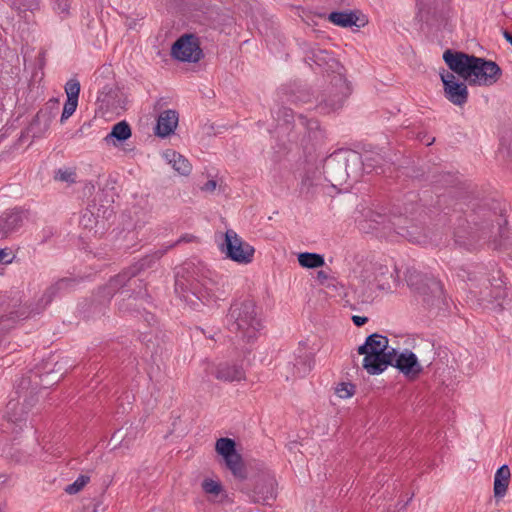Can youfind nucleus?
Here are the masks:
<instances>
[{
  "label": "nucleus",
  "mask_w": 512,
  "mask_h": 512,
  "mask_svg": "<svg viewBox=\"0 0 512 512\" xmlns=\"http://www.w3.org/2000/svg\"><path fill=\"white\" fill-rule=\"evenodd\" d=\"M463 202H456L452 212H445L453 227L455 243L467 249L480 242L492 244L493 249L508 245L507 217L500 203L495 200L473 201L466 210Z\"/></svg>",
  "instance_id": "1"
},
{
  "label": "nucleus",
  "mask_w": 512,
  "mask_h": 512,
  "mask_svg": "<svg viewBox=\"0 0 512 512\" xmlns=\"http://www.w3.org/2000/svg\"><path fill=\"white\" fill-rule=\"evenodd\" d=\"M72 365L68 361L56 362L53 368L48 363L23 374L15 384V393L24 399V405L34 407L42 389L57 384Z\"/></svg>",
  "instance_id": "2"
},
{
  "label": "nucleus",
  "mask_w": 512,
  "mask_h": 512,
  "mask_svg": "<svg viewBox=\"0 0 512 512\" xmlns=\"http://www.w3.org/2000/svg\"><path fill=\"white\" fill-rule=\"evenodd\" d=\"M469 292L480 305L492 304L506 297L502 273L496 265L476 266L468 272Z\"/></svg>",
  "instance_id": "3"
},
{
  "label": "nucleus",
  "mask_w": 512,
  "mask_h": 512,
  "mask_svg": "<svg viewBox=\"0 0 512 512\" xmlns=\"http://www.w3.org/2000/svg\"><path fill=\"white\" fill-rule=\"evenodd\" d=\"M207 270L202 265L192 262L184 263L175 275V293L180 299L196 308L204 297L202 290L208 289L212 280L207 277Z\"/></svg>",
  "instance_id": "4"
},
{
  "label": "nucleus",
  "mask_w": 512,
  "mask_h": 512,
  "mask_svg": "<svg viewBox=\"0 0 512 512\" xmlns=\"http://www.w3.org/2000/svg\"><path fill=\"white\" fill-rule=\"evenodd\" d=\"M362 171V156L357 151L339 150L328 156L323 164L325 179L333 187L342 186L350 178L357 179Z\"/></svg>",
  "instance_id": "5"
},
{
  "label": "nucleus",
  "mask_w": 512,
  "mask_h": 512,
  "mask_svg": "<svg viewBox=\"0 0 512 512\" xmlns=\"http://www.w3.org/2000/svg\"><path fill=\"white\" fill-rule=\"evenodd\" d=\"M226 323L228 330L245 343L252 342L261 328L256 305L251 300L236 301L231 304Z\"/></svg>",
  "instance_id": "6"
},
{
  "label": "nucleus",
  "mask_w": 512,
  "mask_h": 512,
  "mask_svg": "<svg viewBox=\"0 0 512 512\" xmlns=\"http://www.w3.org/2000/svg\"><path fill=\"white\" fill-rule=\"evenodd\" d=\"M388 343L386 336L374 333L358 347V353L364 355L362 365L368 374L379 375L394 361L396 349L390 348Z\"/></svg>",
  "instance_id": "7"
},
{
  "label": "nucleus",
  "mask_w": 512,
  "mask_h": 512,
  "mask_svg": "<svg viewBox=\"0 0 512 512\" xmlns=\"http://www.w3.org/2000/svg\"><path fill=\"white\" fill-rule=\"evenodd\" d=\"M78 281L76 278L64 277L57 280L55 283L51 284L46 288L42 297L40 298L36 308L29 309V307H21L17 310H11L6 315H1V329L6 327L4 325L5 321L9 320H23L28 318L31 314L39 313L43 310L48 304H50L55 297L59 295H63L67 292H70L77 285Z\"/></svg>",
  "instance_id": "8"
},
{
  "label": "nucleus",
  "mask_w": 512,
  "mask_h": 512,
  "mask_svg": "<svg viewBox=\"0 0 512 512\" xmlns=\"http://www.w3.org/2000/svg\"><path fill=\"white\" fill-rule=\"evenodd\" d=\"M406 282L409 287L423 297V302L428 307L441 308L442 305L446 304L443 285L434 277L422 274L415 269H408Z\"/></svg>",
  "instance_id": "9"
},
{
  "label": "nucleus",
  "mask_w": 512,
  "mask_h": 512,
  "mask_svg": "<svg viewBox=\"0 0 512 512\" xmlns=\"http://www.w3.org/2000/svg\"><path fill=\"white\" fill-rule=\"evenodd\" d=\"M133 278V276H130V270L127 268L109 280L104 287V292L112 296L115 292L121 290L120 293L125 294L129 298L133 297L134 300L139 299L147 302L149 295L145 284H143L142 280H133Z\"/></svg>",
  "instance_id": "10"
},
{
  "label": "nucleus",
  "mask_w": 512,
  "mask_h": 512,
  "mask_svg": "<svg viewBox=\"0 0 512 512\" xmlns=\"http://www.w3.org/2000/svg\"><path fill=\"white\" fill-rule=\"evenodd\" d=\"M362 215L363 219L358 221L359 229L365 233L375 232L381 237L388 236L394 231V222H397L395 217L398 216L388 215L383 208L379 211L369 208L364 210Z\"/></svg>",
  "instance_id": "11"
},
{
  "label": "nucleus",
  "mask_w": 512,
  "mask_h": 512,
  "mask_svg": "<svg viewBox=\"0 0 512 512\" xmlns=\"http://www.w3.org/2000/svg\"><path fill=\"white\" fill-rule=\"evenodd\" d=\"M221 251L227 258L240 264L251 263L255 253L254 247L245 242L232 229L225 232V241L221 246Z\"/></svg>",
  "instance_id": "12"
},
{
  "label": "nucleus",
  "mask_w": 512,
  "mask_h": 512,
  "mask_svg": "<svg viewBox=\"0 0 512 512\" xmlns=\"http://www.w3.org/2000/svg\"><path fill=\"white\" fill-rule=\"evenodd\" d=\"M475 60L470 67L468 79L470 84L491 86L500 79L502 70L496 62L476 56Z\"/></svg>",
  "instance_id": "13"
},
{
  "label": "nucleus",
  "mask_w": 512,
  "mask_h": 512,
  "mask_svg": "<svg viewBox=\"0 0 512 512\" xmlns=\"http://www.w3.org/2000/svg\"><path fill=\"white\" fill-rule=\"evenodd\" d=\"M347 84L341 76H335L331 86L322 94L316 109L323 114L330 113L342 107L347 97Z\"/></svg>",
  "instance_id": "14"
},
{
  "label": "nucleus",
  "mask_w": 512,
  "mask_h": 512,
  "mask_svg": "<svg viewBox=\"0 0 512 512\" xmlns=\"http://www.w3.org/2000/svg\"><path fill=\"white\" fill-rule=\"evenodd\" d=\"M216 452L224 459L225 466L238 479L247 477L242 456L236 451V443L233 439L223 437L216 441Z\"/></svg>",
  "instance_id": "15"
},
{
  "label": "nucleus",
  "mask_w": 512,
  "mask_h": 512,
  "mask_svg": "<svg viewBox=\"0 0 512 512\" xmlns=\"http://www.w3.org/2000/svg\"><path fill=\"white\" fill-rule=\"evenodd\" d=\"M171 55L181 62H199L204 54L200 47L199 38L194 34H184L171 47Z\"/></svg>",
  "instance_id": "16"
},
{
  "label": "nucleus",
  "mask_w": 512,
  "mask_h": 512,
  "mask_svg": "<svg viewBox=\"0 0 512 512\" xmlns=\"http://www.w3.org/2000/svg\"><path fill=\"white\" fill-rule=\"evenodd\" d=\"M253 488L247 492L254 503L270 504L276 498V480L269 471H262L253 480Z\"/></svg>",
  "instance_id": "17"
},
{
  "label": "nucleus",
  "mask_w": 512,
  "mask_h": 512,
  "mask_svg": "<svg viewBox=\"0 0 512 512\" xmlns=\"http://www.w3.org/2000/svg\"><path fill=\"white\" fill-rule=\"evenodd\" d=\"M397 222H394L395 229L393 232L407 239L414 244H426L429 242L428 235L424 232L423 228L409 219L407 216L398 215L395 217Z\"/></svg>",
  "instance_id": "18"
},
{
  "label": "nucleus",
  "mask_w": 512,
  "mask_h": 512,
  "mask_svg": "<svg viewBox=\"0 0 512 512\" xmlns=\"http://www.w3.org/2000/svg\"><path fill=\"white\" fill-rule=\"evenodd\" d=\"M377 265V262L363 260L358 262L357 266L353 270L356 277L359 278L364 285H367V287L363 288L358 294V298L362 303H370L374 298L370 286L372 283H374V276Z\"/></svg>",
  "instance_id": "19"
},
{
  "label": "nucleus",
  "mask_w": 512,
  "mask_h": 512,
  "mask_svg": "<svg viewBox=\"0 0 512 512\" xmlns=\"http://www.w3.org/2000/svg\"><path fill=\"white\" fill-rule=\"evenodd\" d=\"M443 60L451 71L458 74L465 80L469 79L472 61H476L474 55H469L459 51H452L450 49H447L443 53Z\"/></svg>",
  "instance_id": "20"
},
{
  "label": "nucleus",
  "mask_w": 512,
  "mask_h": 512,
  "mask_svg": "<svg viewBox=\"0 0 512 512\" xmlns=\"http://www.w3.org/2000/svg\"><path fill=\"white\" fill-rule=\"evenodd\" d=\"M389 366L397 368L401 373H403L407 378L411 380L416 379L422 372V366L420 365L417 356L408 350H405L400 354L396 352L394 361Z\"/></svg>",
  "instance_id": "21"
},
{
  "label": "nucleus",
  "mask_w": 512,
  "mask_h": 512,
  "mask_svg": "<svg viewBox=\"0 0 512 512\" xmlns=\"http://www.w3.org/2000/svg\"><path fill=\"white\" fill-rule=\"evenodd\" d=\"M33 407H29L24 405V399L20 398L18 395V399H11L6 406V418L9 422L19 426L20 429L24 425H26L27 417L29 411Z\"/></svg>",
  "instance_id": "22"
},
{
  "label": "nucleus",
  "mask_w": 512,
  "mask_h": 512,
  "mask_svg": "<svg viewBox=\"0 0 512 512\" xmlns=\"http://www.w3.org/2000/svg\"><path fill=\"white\" fill-rule=\"evenodd\" d=\"M397 269L378 263L375 271L374 282L379 290L390 291L397 283Z\"/></svg>",
  "instance_id": "23"
},
{
  "label": "nucleus",
  "mask_w": 512,
  "mask_h": 512,
  "mask_svg": "<svg viewBox=\"0 0 512 512\" xmlns=\"http://www.w3.org/2000/svg\"><path fill=\"white\" fill-rule=\"evenodd\" d=\"M178 125V113L175 110H165L157 120L155 134L159 137H167L174 132Z\"/></svg>",
  "instance_id": "24"
},
{
  "label": "nucleus",
  "mask_w": 512,
  "mask_h": 512,
  "mask_svg": "<svg viewBox=\"0 0 512 512\" xmlns=\"http://www.w3.org/2000/svg\"><path fill=\"white\" fill-rule=\"evenodd\" d=\"M173 247L174 245H168L165 248L158 249L153 253L141 258L138 262L128 268L130 270V276L136 277L140 272L152 268L155 263L160 260L168 252L169 249Z\"/></svg>",
  "instance_id": "25"
},
{
  "label": "nucleus",
  "mask_w": 512,
  "mask_h": 512,
  "mask_svg": "<svg viewBox=\"0 0 512 512\" xmlns=\"http://www.w3.org/2000/svg\"><path fill=\"white\" fill-rule=\"evenodd\" d=\"M215 377L225 382L245 380V371L241 365L221 363L216 367Z\"/></svg>",
  "instance_id": "26"
},
{
  "label": "nucleus",
  "mask_w": 512,
  "mask_h": 512,
  "mask_svg": "<svg viewBox=\"0 0 512 512\" xmlns=\"http://www.w3.org/2000/svg\"><path fill=\"white\" fill-rule=\"evenodd\" d=\"M59 109V101L58 99H50L44 109L38 111V113L33 118L30 129H35V127L40 124L41 119H44V128L43 131H46L54 117L56 116Z\"/></svg>",
  "instance_id": "27"
},
{
  "label": "nucleus",
  "mask_w": 512,
  "mask_h": 512,
  "mask_svg": "<svg viewBox=\"0 0 512 512\" xmlns=\"http://www.w3.org/2000/svg\"><path fill=\"white\" fill-rule=\"evenodd\" d=\"M132 135L131 127L125 120L113 125L109 134L104 137L106 144L118 146L128 140Z\"/></svg>",
  "instance_id": "28"
},
{
  "label": "nucleus",
  "mask_w": 512,
  "mask_h": 512,
  "mask_svg": "<svg viewBox=\"0 0 512 512\" xmlns=\"http://www.w3.org/2000/svg\"><path fill=\"white\" fill-rule=\"evenodd\" d=\"M328 20L339 27L364 26L366 21L358 24L359 17L356 11H333L328 15Z\"/></svg>",
  "instance_id": "29"
},
{
  "label": "nucleus",
  "mask_w": 512,
  "mask_h": 512,
  "mask_svg": "<svg viewBox=\"0 0 512 512\" xmlns=\"http://www.w3.org/2000/svg\"><path fill=\"white\" fill-rule=\"evenodd\" d=\"M136 437V431L132 427V425H129L127 427L122 426L120 429L115 431L110 438L109 445L111 446L112 450H115L119 447H126L129 448L130 444Z\"/></svg>",
  "instance_id": "30"
},
{
  "label": "nucleus",
  "mask_w": 512,
  "mask_h": 512,
  "mask_svg": "<svg viewBox=\"0 0 512 512\" xmlns=\"http://www.w3.org/2000/svg\"><path fill=\"white\" fill-rule=\"evenodd\" d=\"M163 157L180 175L187 176L190 174L192 166L188 159H186L180 153L176 152L175 150L168 149L163 153Z\"/></svg>",
  "instance_id": "31"
},
{
  "label": "nucleus",
  "mask_w": 512,
  "mask_h": 512,
  "mask_svg": "<svg viewBox=\"0 0 512 512\" xmlns=\"http://www.w3.org/2000/svg\"><path fill=\"white\" fill-rule=\"evenodd\" d=\"M511 477L510 469L507 465L499 467L494 476V496L502 498L508 489Z\"/></svg>",
  "instance_id": "32"
},
{
  "label": "nucleus",
  "mask_w": 512,
  "mask_h": 512,
  "mask_svg": "<svg viewBox=\"0 0 512 512\" xmlns=\"http://www.w3.org/2000/svg\"><path fill=\"white\" fill-rule=\"evenodd\" d=\"M446 98L455 105L462 106L468 100L467 86L463 82H457L444 88Z\"/></svg>",
  "instance_id": "33"
},
{
  "label": "nucleus",
  "mask_w": 512,
  "mask_h": 512,
  "mask_svg": "<svg viewBox=\"0 0 512 512\" xmlns=\"http://www.w3.org/2000/svg\"><path fill=\"white\" fill-rule=\"evenodd\" d=\"M22 224V215L20 212L5 213L0 217V239L8 236Z\"/></svg>",
  "instance_id": "34"
},
{
  "label": "nucleus",
  "mask_w": 512,
  "mask_h": 512,
  "mask_svg": "<svg viewBox=\"0 0 512 512\" xmlns=\"http://www.w3.org/2000/svg\"><path fill=\"white\" fill-rule=\"evenodd\" d=\"M313 365L314 359L312 354L305 352L295 359V362L293 363V375L298 378H303L311 371Z\"/></svg>",
  "instance_id": "35"
},
{
  "label": "nucleus",
  "mask_w": 512,
  "mask_h": 512,
  "mask_svg": "<svg viewBox=\"0 0 512 512\" xmlns=\"http://www.w3.org/2000/svg\"><path fill=\"white\" fill-rule=\"evenodd\" d=\"M79 223L84 229L94 231L95 234L103 233V221L97 220L88 207L82 212Z\"/></svg>",
  "instance_id": "36"
},
{
  "label": "nucleus",
  "mask_w": 512,
  "mask_h": 512,
  "mask_svg": "<svg viewBox=\"0 0 512 512\" xmlns=\"http://www.w3.org/2000/svg\"><path fill=\"white\" fill-rule=\"evenodd\" d=\"M88 209L93 212L97 220L103 221V232L107 229L108 221L114 216L113 208L105 205H98L96 202L89 204Z\"/></svg>",
  "instance_id": "37"
},
{
  "label": "nucleus",
  "mask_w": 512,
  "mask_h": 512,
  "mask_svg": "<svg viewBox=\"0 0 512 512\" xmlns=\"http://www.w3.org/2000/svg\"><path fill=\"white\" fill-rule=\"evenodd\" d=\"M384 162V158L379 154H366L364 158H362V170H366L367 173L375 171L376 173H384V169L382 167Z\"/></svg>",
  "instance_id": "38"
},
{
  "label": "nucleus",
  "mask_w": 512,
  "mask_h": 512,
  "mask_svg": "<svg viewBox=\"0 0 512 512\" xmlns=\"http://www.w3.org/2000/svg\"><path fill=\"white\" fill-rule=\"evenodd\" d=\"M298 262L304 268H319L325 264L324 257L317 253L303 252L298 254Z\"/></svg>",
  "instance_id": "39"
},
{
  "label": "nucleus",
  "mask_w": 512,
  "mask_h": 512,
  "mask_svg": "<svg viewBox=\"0 0 512 512\" xmlns=\"http://www.w3.org/2000/svg\"><path fill=\"white\" fill-rule=\"evenodd\" d=\"M427 179H429L432 184L442 186H450L456 182V177L453 174L439 171L438 169H435L431 175H428Z\"/></svg>",
  "instance_id": "40"
},
{
  "label": "nucleus",
  "mask_w": 512,
  "mask_h": 512,
  "mask_svg": "<svg viewBox=\"0 0 512 512\" xmlns=\"http://www.w3.org/2000/svg\"><path fill=\"white\" fill-rule=\"evenodd\" d=\"M12 8L19 13L35 12L40 8V0H13Z\"/></svg>",
  "instance_id": "41"
},
{
  "label": "nucleus",
  "mask_w": 512,
  "mask_h": 512,
  "mask_svg": "<svg viewBox=\"0 0 512 512\" xmlns=\"http://www.w3.org/2000/svg\"><path fill=\"white\" fill-rule=\"evenodd\" d=\"M117 95L114 85H104L98 92L97 101L102 102L106 106L113 105V99Z\"/></svg>",
  "instance_id": "42"
},
{
  "label": "nucleus",
  "mask_w": 512,
  "mask_h": 512,
  "mask_svg": "<svg viewBox=\"0 0 512 512\" xmlns=\"http://www.w3.org/2000/svg\"><path fill=\"white\" fill-rule=\"evenodd\" d=\"M90 481L87 475H80L73 483L66 486L64 489L67 494L73 495L80 492L86 484Z\"/></svg>",
  "instance_id": "43"
},
{
  "label": "nucleus",
  "mask_w": 512,
  "mask_h": 512,
  "mask_svg": "<svg viewBox=\"0 0 512 512\" xmlns=\"http://www.w3.org/2000/svg\"><path fill=\"white\" fill-rule=\"evenodd\" d=\"M78 105V99H72V97L67 98L62 115H61V122L63 123L65 120H67L70 116L73 115Z\"/></svg>",
  "instance_id": "44"
},
{
  "label": "nucleus",
  "mask_w": 512,
  "mask_h": 512,
  "mask_svg": "<svg viewBox=\"0 0 512 512\" xmlns=\"http://www.w3.org/2000/svg\"><path fill=\"white\" fill-rule=\"evenodd\" d=\"M202 489L207 494L219 495L222 492V485L212 479H205L202 482Z\"/></svg>",
  "instance_id": "45"
},
{
  "label": "nucleus",
  "mask_w": 512,
  "mask_h": 512,
  "mask_svg": "<svg viewBox=\"0 0 512 512\" xmlns=\"http://www.w3.org/2000/svg\"><path fill=\"white\" fill-rule=\"evenodd\" d=\"M55 180L67 183H75L76 181V172L74 169H59L55 173Z\"/></svg>",
  "instance_id": "46"
},
{
  "label": "nucleus",
  "mask_w": 512,
  "mask_h": 512,
  "mask_svg": "<svg viewBox=\"0 0 512 512\" xmlns=\"http://www.w3.org/2000/svg\"><path fill=\"white\" fill-rule=\"evenodd\" d=\"M67 98L78 99L80 93V82L76 79H70L65 85Z\"/></svg>",
  "instance_id": "47"
},
{
  "label": "nucleus",
  "mask_w": 512,
  "mask_h": 512,
  "mask_svg": "<svg viewBox=\"0 0 512 512\" xmlns=\"http://www.w3.org/2000/svg\"><path fill=\"white\" fill-rule=\"evenodd\" d=\"M336 394L343 399L351 397L355 392V385L342 382L336 387Z\"/></svg>",
  "instance_id": "48"
},
{
  "label": "nucleus",
  "mask_w": 512,
  "mask_h": 512,
  "mask_svg": "<svg viewBox=\"0 0 512 512\" xmlns=\"http://www.w3.org/2000/svg\"><path fill=\"white\" fill-rule=\"evenodd\" d=\"M299 120H300V123L309 130V132L315 133L319 129V123L317 120H314V119L308 120L303 115H299Z\"/></svg>",
  "instance_id": "49"
},
{
  "label": "nucleus",
  "mask_w": 512,
  "mask_h": 512,
  "mask_svg": "<svg viewBox=\"0 0 512 512\" xmlns=\"http://www.w3.org/2000/svg\"><path fill=\"white\" fill-rule=\"evenodd\" d=\"M54 2V10L59 13L68 14L70 3L69 0H52Z\"/></svg>",
  "instance_id": "50"
},
{
  "label": "nucleus",
  "mask_w": 512,
  "mask_h": 512,
  "mask_svg": "<svg viewBox=\"0 0 512 512\" xmlns=\"http://www.w3.org/2000/svg\"><path fill=\"white\" fill-rule=\"evenodd\" d=\"M313 58L314 62L319 66H321L322 61L326 63H328V60L334 61V59L330 57V55L326 51L322 50H319L318 52L314 53Z\"/></svg>",
  "instance_id": "51"
},
{
  "label": "nucleus",
  "mask_w": 512,
  "mask_h": 512,
  "mask_svg": "<svg viewBox=\"0 0 512 512\" xmlns=\"http://www.w3.org/2000/svg\"><path fill=\"white\" fill-rule=\"evenodd\" d=\"M440 76H441V80L443 82L444 88L448 87V85H453V84L457 83L454 74L451 72L443 71L440 74Z\"/></svg>",
  "instance_id": "52"
},
{
  "label": "nucleus",
  "mask_w": 512,
  "mask_h": 512,
  "mask_svg": "<svg viewBox=\"0 0 512 512\" xmlns=\"http://www.w3.org/2000/svg\"><path fill=\"white\" fill-rule=\"evenodd\" d=\"M502 145L506 147L508 155L512 157V130L507 131L503 136Z\"/></svg>",
  "instance_id": "53"
},
{
  "label": "nucleus",
  "mask_w": 512,
  "mask_h": 512,
  "mask_svg": "<svg viewBox=\"0 0 512 512\" xmlns=\"http://www.w3.org/2000/svg\"><path fill=\"white\" fill-rule=\"evenodd\" d=\"M217 187V182L213 179L208 180L202 187L201 190L205 192H213Z\"/></svg>",
  "instance_id": "54"
},
{
  "label": "nucleus",
  "mask_w": 512,
  "mask_h": 512,
  "mask_svg": "<svg viewBox=\"0 0 512 512\" xmlns=\"http://www.w3.org/2000/svg\"><path fill=\"white\" fill-rule=\"evenodd\" d=\"M352 321L353 323L357 326V327H360L362 325H364L365 323L368 322V318L366 316H357V315H354L352 317Z\"/></svg>",
  "instance_id": "55"
},
{
  "label": "nucleus",
  "mask_w": 512,
  "mask_h": 512,
  "mask_svg": "<svg viewBox=\"0 0 512 512\" xmlns=\"http://www.w3.org/2000/svg\"><path fill=\"white\" fill-rule=\"evenodd\" d=\"M10 253L7 252V249H0V263H11L13 260V257L6 259V257L9 256Z\"/></svg>",
  "instance_id": "56"
},
{
  "label": "nucleus",
  "mask_w": 512,
  "mask_h": 512,
  "mask_svg": "<svg viewBox=\"0 0 512 512\" xmlns=\"http://www.w3.org/2000/svg\"><path fill=\"white\" fill-rule=\"evenodd\" d=\"M328 275L325 271H318L317 272V279L320 281V283H324L325 280H327Z\"/></svg>",
  "instance_id": "57"
},
{
  "label": "nucleus",
  "mask_w": 512,
  "mask_h": 512,
  "mask_svg": "<svg viewBox=\"0 0 512 512\" xmlns=\"http://www.w3.org/2000/svg\"><path fill=\"white\" fill-rule=\"evenodd\" d=\"M283 112H284V120L286 122H290V119L293 118L292 113H289L291 111L289 109H287V108H284Z\"/></svg>",
  "instance_id": "58"
},
{
  "label": "nucleus",
  "mask_w": 512,
  "mask_h": 512,
  "mask_svg": "<svg viewBox=\"0 0 512 512\" xmlns=\"http://www.w3.org/2000/svg\"><path fill=\"white\" fill-rule=\"evenodd\" d=\"M503 37L505 38V40L512 46V34L508 31H504L503 32Z\"/></svg>",
  "instance_id": "59"
},
{
  "label": "nucleus",
  "mask_w": 512,
  "mask_h": 512,
  "mask_svg": "<svg viewBox=\"0 0 512 512\" xmlns=\"http://www.w3.org/2000/svg\"><path fill=\"white\" fill-rule=\"evenodd\" d=\"M190 241V238L188 236H182L181 238H179L175 243H173L172 245L176 246L177 244L181 243V242H189Z\"/></svg>",
  "instance_id": "60"
},
{
  "label": "nucleus",
  "mask_w": 512,
  "mask_h": 512,
  "mask_svg": "<svg viewBox=\"0 0 512 512\" xmlns=\"http://www.w3.org/2000/svg\"><path fill=\"white\" fill-rule=\"evenodd\" d=\"M29 131L33 132V137H37V136H39V134H41V131L36 132V131H34V129L31 130L29 128Z\"/></svg>",
  "instance_id": "61"
},
{
  "label": "nucleus",
  "mask_w": 512,
  "mask_h": 512,
  "mask_svg": "<svg viewBox=\"0 0 512 512\" xmlns=\"http://www.w3.org/2000/svg\"><path fill=\"white\" fill-rule=\"evenodd\" d=\"M410 500H411V498H409V499H408V501H407L406 503L402 504V505H401V507H400V509L405 508V507L407 506V504L409 503V501H410Z\"/></svg>",
  "instance_id": "62"
},
{
  "label": "nucleus",
  "mask_w": 512,
  "mask_h": 512,
  "mask_svg": "<svg viewBox=\"0 0 512 512\" xmlns=\"http://www.w3.org/2000/svg\"><path fill=\"white\" fill-rule=\"evenodd\" d=\"M509 249H510L509 256H510V258L512 259V244L510 245V248H509Z\"/></svg>",
  "instance_id": "63"
},
{
  "label": "nucleus",
  "mask_w": 512,
  "mask_h": 512,
  "mask_svg": "<svg viewBox=\"0 0 512 512\" xmlns=\"http://www.w3.org/2000/svg\"><path fill=\"white\" fill-rule=\"evenodd\" d=\"M435 141V138H432L431 141L427 143V145H431Z\"/></svg>",
  "instance_id": "64"
}]
</instances>
